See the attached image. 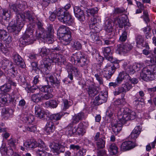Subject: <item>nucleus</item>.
<instances>
[{
    "label": "nucleus",
    "instance_id": "f257e3e1",
    "mask_svg": "<svg viewBox=\"0 0 156 156\" xmlns=\"http://www.w3.org/2000/svg\"><path fill=\"white\" fill-rule=\"evenodd\" d=\"M136 113L128 108H122L118 111V120L114 119L111 122V126L113 132L117 135L121 131L122 125L129 120H133L136 117Z\"/></svg>",
    "mask_w": 156,
    "mask_h": 156
},
{
    "label": "nucleus",
    "instance_id": "f03ea898",
    "mask_svg": "<svg viewBox=\"0 0 156 156\" xmlns=\"http://www.w3.org/2000/svg\"><path fill=\"white\" fill-rule=\"evenodd\" d=\"M116 68L111 63H108L103 69H98V73L95 74V76L100 84H103V80L101 77L102 75L107 79H110L115 72Z\"/></svg>",
    "mask_w": 156,
    "mask_h": 156
},
{
    "label": "nucleus",
    "instance_id": "7ed1b4c3",
    "mask_svg": "<svg viewBox=\"0 0 156 156\" xmlns=\"http://www.w3.org/2000/svg\"><path fill=\"white\" fill-rule=\"evenodd\" d=\"M140 76L145 81L154 80L156 78V67L154 66H148L144 68Z\"/></svg>",
    "mask_w": 156,
    "mask_h": 156
},
{
    "label": "nucleus",
    "instance_id": "20e7f679",
    "mask_svg": "<svg viewBox=\"0 0 156 156\" xmlns=\"http://www.w3.org/2000/svg\"><path fill=\"white\" fill-rule=\"evenodd\" d=\"M48 58H47L46 60L43 64H41V67L43 71H46L50 68V64L52 62L55 64H58L62 61L61 55L54 53H51L48 56Z\"/></svg>",
    "mask_w": 156,
    "mask_h": 156
},
{
    "label": "nucleus",
    "instance_id": "39448f33",
    "mask_svg": "<svg viewBox=\"0 0 156 156\" xmlns=\"http://www.w3.org/2000/svg\"><path fill=\"white\" fill-rule=\"evenodd\" d=\"M56 16L58 20L63 23L70 25L73 23V20L71 15L65 9H59L57 12Z\"/></svg>",
    "mask_w": 156,
    "mask_h": 156
},
{
    "label": "nucleus",
    "instance_id": "423d86ee",
    "mask_svg": "<svg viewBox=\"0 0 156 156\" xmlns=\"http://www.w3.org/2000/svg\"><path fill=\"white\" fill-rule=\"evenodd\" d=\"M54 30L52 26L50 25L47 27L45 31L44 30L42 32L38 31V30L37 31V35L45 40L48 43L51 44L54 41Z\"/></svg>",
    "mask_w": 156,
    "mask_h": 156
},
{
    "label": "nucleus",
    "instance_id": "0eeeda50",
    "mask_svg": "<svg viewBox=\"0 0 156 156\" xmlns=\"http://www.w3.org/2000/svg\"><path fill=\"white\" fill-rule=\"evenodd\" d=\"M25 16L23 14L18 15L16 18V22L12 26L8 27V30L10 32H14L15 30L20 31L23 27Z\"/></svg>",
    "mask_w": 156,
    "mask_h": 156
},
{
    "label": "nucleus",
    "instance_id": "6e6552de",
    "mask_svg": "<svg viewBox=\"0 0 156 156\" xmlns=\"http://www.w3.org/2000/svg\"><path fill=\"white\" fill-rule=\"evenodd\" d=\"M72 58L74 60L75 64L76 63L81 67L85 66L89 62L85 56L80 51L74 54Z\"/></svg>",
    "mask_w": 156,
    "mask_h": 156
},
{
    "label": "nucleus",
    "instance_id": "1a4fd4ad",
    "mask_svg": "<svg viewBox=\"0 0 156 156\" xmlns=\"http://www.w3.org/2000/svg\"><path fill=\"white\" fill-rule=\"evenodd\" d=\"M33 30L27 29L22 37L20 39V43L24 45L30 44L34 42Z\"/></svg>",
    "mask_w": 156,
    "mask_h": 156
},
{
    "label": "nucleus",
    "instance_id": "9d476101",
    "mask_svg": "<svg viewBox=\"0 0 156 156\" xmlns=\"http://www.w3.org/2000/svg\"><path fill=\"white\" fill-rule=\"evenodd\" d=\"M105 138V135H103L101 136V134L99 132L96 133L94 137V140L98 149H103L105 147L106 142Z\"/></svg>",
    "mask_w": 156,
    "mask_h": 156
},
{
    "label": "nucleus",
    "instance_id": "9b49d317",
    "mask_svg": "<svg viewBox=\"0 0 156 156\" xmlns=\"http://www.w3.org/2000/svg\"><path fill=\"white\" fill-rule=\"evenodd\" d=\"M26 4V3L25 2H21L18 4H9V6L10 9L15 12L16 14V18L18 15L23 14V13H20V12L25 9Z\"/></svg>",
    "mask_w": 156,
    "mask_h": 156
},
{
    "label": "nucleus",
    "instance_id": "f8f14e48",
    "mask_svg": "<svg viewBox=\"0 0 156 156\" xmlns=\"http://www.w3.org/2000/svg\"><path fill=\"white\" fill-rule=\"evenodd\" d=\"M102 52L105 57L108 61L107 62V64L108 63H111L115 66V65H118L117 63H115V65L113 63L114 62V60L113 58L112 52L111 51V49L110 47H107L103 48Z\"/></svg>",
    "mask_w": 156,
    "mask_h": 156
},
{
    "label": "nucleus",
    "instance_id": "ddd939ff",
    "mask_svg": "<svg viewBox=\"0 0 156 156\" xmlns=\"http://www.w3.org/2000/svg\"><path fill=\"white\" fill-rule=\"evenodd\" d=\"M108 93L107 91L101 92L95 98L96 101H97L98 105L101 104L105 102L107 100Z\"/></svg>",
    "mask_w": 156,
    "mask_h": 156
},
{
    "label": "nucleus",
    "instance_id": "4468645a",
    "mask_svg": "<svg viewBox=\"0 0 156 156\" xmlns=\"http://www.w3.org/2000/svg\"><path fill=\"white\" fill-rule=\"evenodd\" d=\"M23 146L27 150H31L38 145L37 142L34 140H27L23 143Z\"/></svg>",
    "mask_w": 156,
    "mask_h": 156
},
{
    "label": "nucleus",
    "instance_id": "2eb2a0df",
    "mask_svg": "<svg viewBox=\"0 0 156 156\" xmlns=\"http://www.w3.org/2000/svg\"><path fill=\"white\" fill-rule=\"evenodd\" d=\"M52 151L54 153H56L58 154L61 152H63L65 151L64 146L57 143H54L51 145Z\"/></svg>",
    "mask_w": 156,
    "mask_h": 156
},
{
    "label": "nucleus",
    "instance_id": "dca6fc26",
    "mask_svg": "<svg viewBox=\"0 0 156 156\" xmlns=\"http://www.w3.org/2000/svg\"><path fill=\"white\" fill-rule=\"evenodd\" d=\"M136 145L135 144L130 141H126L122 144L120 147L121 151H126L134 148Z\"/></svg>",
    "mask_w": 156,
    "mask_h": 156
},
{
    "label": "nucleus",
    "instance_id": "f3484780",
    "mask_svg": "<svg viewBox=\"0 0 156 156\" xmlns=\"http://www.w3.org/2000/svg\"><path fill=\"white\" fill-rule=\"evenodd\" d=\"M23 14L25 16V19L27 18L31 23H34L37 20V16L32 12L28 11L25 12Z\"/></svg>",
    "mask_w": 156,
    "mask_h": 156
},
{
    "label": "nucleus",
    "instance_id": "a211bd4d",
    "mask_svg": "<svg viewBox=\"0 0 156 156\" xmlns=\"http://www.w3.org/2000/svg\"><path fill=\"white\" fill-rule=\"evenodd\" d=\"M14 62L20 67L24 68L25 66V63L20 56L18 54H15L13 56Z\"/></svg>",
    "mask_w": 156,
    "mask_h": 156
},
{
    "label": "nucleus",
    "instance_id": "6ab92c4d",
    "mask_svg": "<svg viewBox=\"0 0 156 156\" xmlns=\"http://www.w3.org/2000/svg\"><path fill=\"white\" fill-rule=\"evenodd\" d=\"M74 12L75 16L80 21H83L84 18L83 11L79 7H75L74 8Z\"/></svg>",
    "mask_w": 156,
    "mask_h": 156
},
{
    "label": "nucleus",
    "instance_id": "aec40b11",
    "mask_svg": "<svg viewBox=\"0 0 156 156\" xmlns=\"http://www.w3.org/2000/svg\"><path fill=\"white\" fill-rule=\"evenodd\" d=\"M84 117V113L83 112L75 114L73 116L72 119V124L78 123L80 121L82 120Z\"/></svg>",
    "mask_w": 156,
    "mask_h": 156
},
{
    "label": "nucleus",
    "instance_id": "412c9836",
    "mask_svg": "<svg viewBox=\"0 0 156 156\" xmlns=\"http://www.w3.org/2000/svg\"><path fill=\"white\" fill-rule=\"evenodd\" d=\"M62 41V42L65 45L69 44L71 40V34L70 32L59 37Z\"/></svg>",
    "mask_w": 156,
    "mask_h": 156
},
{
    "label": "nucleus",
    "instance_id": "4be33fe9",
    "mask_svg": "<svg viewBox=\"0 0 156 156\" xmlns=\"http://www.w3.org/2000/svg\"><path fill=\"white\" fill-rule=\"evenodd\" d=\"M35 113L36 116L40 118H43L45 116L44 112L38 105H36L35 107Z\"/></svg>",
    "mask_w": 156,
    "mask_h": 156
},
{
    "label": "nucleus",
    "instance_id": "5701e85b",
    "mask_svg": "<svg viewBox=\"0 0 156 156\" xmlns=\"http://www.w3.org/2000/svg\"><path fill=\"white\" fill-rule=\"evenodd\" d=\"M130 76L126 71L120 72L117 78L116 81L118 83H120L124 79H128Z\"/></svg>",
    "mask_w": 156,
    "mask_h": 156
},
{
    "label": "nucleus",
    "instance_id": "b1692460",
    "mask_svg": "<svg viewBox=\"0 0 156 156\" xmlns=\"http://www.w3.org/2000/svg\"><path fill=\"white\" fill-rule=\"evenodd\" d=\"M141 129L140 126H136L129 136V138L133 139H136L141 132Z\"/></svg>",
    "mask_w": 156,
    "mask_h": 156
},
{
    "label": "nucleus",
    "instance_id": "393cba45",
    "mask_svg": "<svg viewBox=\"0 0 156 156\" xmlns=\"http://www.w3.org/2000/svg\"><path fill=\"white\" fill-rule=\"evenodd\" d=\"M55 129L54 124L52 122L49 121L47 122L45 127V130L47 134H49L53 132Z\"/></svg>",
    "mask_w": 156,
    "mask_h": 156
},
{
    "label": "nucleus",
    "instance_id": "a878e982",
    "mask_svg": "<svg viewBox=\"0 0 156 156\" xmlns=\"http://www.w3.org/2000/svg\"><path fill=\"white\" fill-rule=\"evenodd\" d=\"M67 129L66 133L68 136H72L76 132V128L73 126L72 124L69 125L67 127Z\"/></svg>",
    "mask_w": 156,
    "mask_h": 156
},
{
    "label": "nucleus",
    "instance_id": "bb28decb",
    "mask_svg": "<svg viewBox=\"0 0 156 156\" xmlns=\"http://www.w3.org/2000/svg\"><path fill=\"white\" fill-rule=\"evenodd\" d=\"M10 100V96L9 94H0V102L2 104H5L8 101Z\"/></svg>",
    "mask_w": 156,
    "mask_h": 156
},
{
    "label": "nucleus",
    "instance_id": "cd10ccee",
    "mask_svg": "<svg viewBox=\"0 0 156 156\" xmlns=\"http://www.w3.org/2000/svg\"><path fill=\"white\" fill-rule=\"evenodd\" d=\"M31 99L34 102H38L42 100V94L39 92L34 94L32 95Z\"/></svg>",
    "mask_w": 156,
    "mask_h": 156
},
{
    "label": "nucleus",
    "instance_id": "c85d7f7f",
    "mask_svg": "<svg viewBox=\"0 0 156 156\" xmlns=\"http://www.w3.org/2000/svg\"><path fill=\"white\" fill-rule=\"evenodd\" d=\"M68 32H70L68 28L64 25L61 26L58 30V32L59 34V37L68 33Z\"/></svg>",
    "mask_w": 156,
    "mask_h": 156
},
{
    "label": "nucleus",
    "instance_id": "c756f323",
    "mask_svg": "<svg viewBox=\"0 0 156 156\" xmlns=\"http://www.w3.org/2000/svg\"><path fill=\"white\" fill-rule=\"evenodd\" d=\"M2 115L3 118H8L13 113V111L12 109L6 108H3L2 111Z\"/></svg>",
    "mask_w": 156,
    "mask_h": 156
},
{
    "label": "nucleus",
    "instance_id": "7c9ffc66",
    "mask_svg": "<svg viewBox=\"0 0 156 156\" xmlns=\"http://www.w3.org/2000/svg\"><path fill=\"white\" fill-rule=\"evenodd\" d=\"M34 116L32 115H29L28 116L25 115L22 118L21 120L24 122L30 124L34 120Z\"/></svg>",
    "mask_w": 156,
    "mask_h": 156
},
{
    "label": "nucleus",
    "instance_id": "2f4dec72",
    "mask_svg": "<svg viewBox=\"0 0 156 156\" xmlns=\"http://www.w3.org/2000/svg\"><path fill=\"white\" fill-rule=\"evenodd\" d=\"M108 150L112 155L116 154L118 151V148L114 143L111 144L109 147Z\"/></svg>",
    "mask_w": 156,
    "mask_h": 156
},
{
    "label": "nucleus",
    "instance_id": "473e14b6",
    "mask_svg": "<svg viewBox=\"0 0 156 156\" xmlns=\"http://www.w3.org/2000/svg\"><path fill=\"white\" fill-rule=\"evenodd\" d=\"M112 22L109 20L106 21L105 23L104 28L106 31L108 33L112 32L113 30Z\"/></svg>",
    "mask_w": 156,
    "mask_h": 156
},
{
    "label": "nucleus",
    "instance_id": "72a5a7b5",
    "mask_svg": "<svg viewBox=\"0 0 156 156\" xmlns=\"http://www.w3.org/2000/svg\"><path fill=\"white\" fill-rule=\"evenodd\" d=\"M58 103L56 100H51L47 101L45 103L46 107H50L52 108H55L58 105Z\"/></svg>",
    "mask_w": 156,
    "mask_h": 156
},
{
    "label": "nucleus",
    "instance_id": "f704fd0d",
    "mask_svg": "<svg viewBox=\"0 0 156 156\" xmlns=\"http://www.w3.org/2000/svg\"><path fill=\"white\" fill-rule=\"evenodd\" d=\"M136 43L138 47H144V38L142 36L140 35H138L136 36Z\"/></svg>",
    "mask_w": 156,
    "mask_h": 156
},
{
    "label": "nucleus",
    "instance_id": "c9c22d12",
    "mask_svg": "<svg viewBox=\"0 0 156 156\" xmlns=\"http://www.w3.org/2000/svg\"><path fill=\"white\" fill-rule=\"evenodd\" d=\"M48 78L54 87H56L57 88L59 87V82L57 78H54L53 76H50Z\"/></svg>",
    "mask_w": 156,
    "mask_h": 156
},
{
    "label": "nucleus",
    "instance_id": "e433bc0d",
    "mask_svg": "<svg viewBox=\"0 0 156 156\" xmlns=\"http://www.w3.org/2000/svg\"><path fill=\"white\" fill-rule=\"evenodd\" d=\"M12 65V62L9 60L4 59L2 61L0 62V65L3 69H5L8 66L11 67Z\"/></svg>",
    "mask_w": 156,
    "mask_h": 156
},
{
    "label": "nucleus",
    "instance_id": "4c0bfd02",
    "mask_svg": "<svg viewBox=\"0 0 156 156\" xmlns=\"http://www.w3.org/2000/svg\"><path fill=\"white\" fill-rule=\"evenodd\" d=\"M10 48L8 44H3L0 42V50L3 53L6 54L10 51Z\"/></svg>",
    "mask_w": 156,
    "mask_h": 156
},
{
    "label": "nucleus",
    "instance_id": "58836bf2",
    "mask_svg": "<svg viewBox=\"0 0 156 156\" xmlns=\"http://www.w3.org/2000/svg\"><path fill=\"white\" fill-rule=\"evenodd\" d=\"M88 92L89 95L91 97L94 96L98 93V91L96 90L94 86H91L89 87Z\"/></svg>",
    "mask_w": 156,
    "mask_h": 156
},
{
    "label": "nucleus",
    "instance_id": "ea45409f",
    "mask_svg": "<svg viewBox=\"0 0 156 156\" xmlns=\"http://www.w3.org/2000/svg\"><path fill=\"white\" fill-rule=\"evenodd\" d=\"M39 90L45 93H51L53 90L52 87L49 85L42 86L40 88Z\"/></svg>",
    "mask_w": 156,
    "mask_h": 156
},
{
    "label": "nucleus",
    "instance_id": "a19ab883",
    "mask_svg": "<svg viewBox=\"0 0 156 156\" xmlns=\"http://www.w3.org/2000/svg\"><path fill=\"white\" fill-rule=\"evenodd\" d=\"M125 71L128 74L132 75L133 74L135 73V70L133 69V65H127L125 68Z\"/></svg>",
    "mask_w": 156,
    "mask_h": 156
},
{
    "label": "nucleus",
    "instance_id": "79ce46f5",
    "mask_svg": "<svg viewBox=\"0 0 156 156\" xmlns=\"http://www.w3.org/2000/svg\"><path fill=\"white\" fill-rule=\"evenodd\" d=\"M67 70H69L73 74L75 75H76L78 74H79V72L77 68L73 67L71 65L68 66L67 67Z\"/></svg>",
    "mask_w": 156,
    "mask_h": 156
},
{
    "label": "nucleus",
    "instance_id": "37998d69",
    "mask_svg": "<svg viewBox=\"0 0 156 156\" xmlns=\"http://www.w3.org/2000/svg\"><path fill=\"white\" fill-rule=\"evenodd\" d=\"M72 48L75 50H80L82 48V45L78 41H75L71 43Z\"/></svg>",
    "mask_w": 156,
    "mask_h": 156
},
{
    "label": "nucleus",
    "instance_id": "c03bdc74",
    "mask_svg": "<svg viewBox=\"0 0 156 156\" xmlns=\"http://www.w3.org/2000/svg\"><path fill=\"white\" fill-rule=\"evenodd\" d=\"M51 49L46 48L45 47L41 48L39 51L40 55L42 57H44L47 55Z\"/></svg>",
    "mask_w": 156,
    "mask_h": 156
},
{
    "label": "nucleus",
    "instance_id": "a18cd8bd",
    "mask_svg": "<svg viewBox=\"0 0 156 156\" xmlns=\"http://www.w3.org/2000/svg\"><path fill=\"white\" fill-rule=\"evenodd\" d=\"M79 135H83L85 133V130L83 127L82 123H80L76 128V131Z\"/></svg>",
    "mask_w": 156,
    "mask_h": 156
},
{
    "label": "nucleus",
    "instance_id": "49530a36",
    "mask_svg": "<svg viewBox=\"0 0 156 156\" xmlns=\"http://www.w3.org/2000/svg\"><path fill=\"white\" fill-rule=\"evenodd\" d=\"M64 114L63 113H59L52 114L50 116V118L53 120H58L60 119L64 115Z\"/></svg>",
    "mask_w": 156,
    "mask_h": 156
},
{
    "label": "nucleus",
    "instance_id": "de8ad7c7",
    "mask_svg": "<svg viewBox=\"0 0 156 156\" xmlns=\"http://www.w3.org/2000/svg\"><path fill=\"white\" fill-rule=\"evenodd\" d=\"M125 97L124 94L122 95L121 99H118L115 100V104L116 105H124L126 103V101L125 98H124Z\"/></svg>",
    "mask_w": 156,
    "mask_h": 156
},
{
    "label": "nucleus",
    "instance_id": "09e8293b",
    "mask_svg": "<svg viewBox=\"0 0 156 156\" xmlns=\"http://www.w3.org/2000/svg\"><path fill=\"white\" fill-rule=\"evenodd\" d=\"M91 41L96 43H99L100 42L98 36L96 33H92L91 34Z\"/></svg>",
    "mask_w": 156,
    "mask_h": 156
},
{
    "label": "nucleus",
    "instance_id": "8fccbe9b",
    "mask_svg": "<svg viewBox=\"0 0 156 156\" xmlns=\"http://www.w3.org/2000/svg\"><path fill=\"white\" fill-rule=\"evenodd\" d=\"M98 9L97 7H95L88 9L87 10L86 12L87 13V16H89V13H90L91 15L93 16L98 13Z\"/></svg>",
    "mask_w": 156,
    "mask_h": 156
},
{
    "label": "nucleus",
    "instance_id": "3c124183",
    "mask_svg": "<svg viewBox=\"0 0 156 156\" xmlns=\"http://www.w3.org/2000/svg\"><path fill=\"white\" fill-rule=\"evenodd\" d=\"M99 21V19L98 17L93 16L91 19V21L89 23V26H95V25H97V23Z\"/></svg>",
    "mask_w": 156,
    "mask_h": 156
},
{
    "label": "nucleus",
    "instance_id": "603ef678",
    "mask_svg": "<svg viewBox=\"0 0 156 156\" xmlns=\"http://www.w3.org/2000/svg\"><path fill=\"white\" fill-rule=\"evenodd\" d=\"M125 49L124 46V44H118L117 45V50L118 51L119 54H126V51H124Z\"/></svg>",
    "mask_w": 156,
    "mask_h": 156
},
{
    "label": "nucleus",
    "instance_id": "864d4df0",
    "mask_svg": "<svg viewBox=\"0 0 156 156\" xmlns=\"http://www.w3.org/2000/svg\"><path fill=\"white\" fill-rule=\"evenodd\" d=\"M11 89V86L9 84L4 85L0 88L1 90L4 93L9 91Z\"/></svg>",
    "mask_w": 156,
    "mask_h": 156
},
{
    "label": "nucleus",
    "instance_id": "5fc2aeb1",
    "mask_svg": "<svg viewBox=\"0 0 156 156\" xmlns=\"http://www.w3.org/2000/svg\"><path fill=\"white\" fill-rule=\"evenodd\" d=\"M3 18L5 20H8L11 16L10 12H9L6 9L2 10Z\"/></svg>",
    "mask_w": 156,
    "mask_h": 156
},
{
    "label": "nucleus",
    "instance_id": "6e6d98bb",
    "mask_svg": "<svg viewBox=\"0 0 156 156\" xmlns=\"http://www.w3.org/2000/svg\"><path fill=\"white\" fill-rule=\"evenodd\" d=\"M35 23H37L38 29L36 31V33L37 34V31L38 30V31L40 32H42L44 30V28H43V24L40 21L38 20V19L36 20V22Z\"/></svg>",
    "mask_w": 156,
    "mask_h": 156
},
{
    "label": "nucleus",
    "instance_id": "4d7b16f0",
    "mask_svg": "<svg viewBox=\"0 0 156 156\" xmlns=\"http://www.w3.org/2000/svg\"><path fill=\"white\" fill-rule=\"evenodd\" d=\"M114 113V111L113 108L111 107H109L107 110L106 114L107 116L111 118L112 116Z\"/></svg>",
    "mask_w": 156,
    "mask_h": 156
},
{
    "label": "nucleus",
    "instance_id": "13d9d810",
    "mask_svg": "<svg viewBox=\"0 0 156 156\" xmlns=\"http://www.w3.org/2000/svg\"><path fill=\"white\" fill-rule=\"evenodd\" d=\"M122 85L123 88L125 89L126 92L129 91L132 87V85L127 82L123 83Z\"/></svg>",
    "mask_w": 156,
    "mask_h": 156
},
{
    "label": "nucleus",
    "instance_id": "bf43d9fd",
    "mask_svg": "<svg viewBox=\"0 0 156 156\" xmlns=\"http://www.w3.org/2000/svg\"><path fill=\"white\" fill-rule=\"evenodd\" d=\"M90 29L94 30V31H92L93 32H95L96 33L99 32L101 30V27L98 26V25H95V26H90Z\"/></svg>",
    "mask_w": 156,
    "mask_h": 156
},
{
    "label": "nucleus",
    "instance_id": "052dcab7",
    "mask_svg": "<svg viewBox=\"0 0 156 156\" xmlns=\"http://www.w3.org/2000/svg\"><path fill=\"white\" fill-rule=\"evenodd\" d=\"M124 46L125 49L124 51H126V53L129 51L133 48L130 44L128 43L124 44Z\"/></svg>",
    "mask_w": 156,
    "mask_h": 156
},
{
    "label": "nucleus",
    "instance_id": "680f3d73",
    "mask_svg": "<svg viewBox=\"0 0 156 156\" xmlns=\"http://www.w3.org/2000/svg\"><path fill=\"white\" fill-rule=\"evenodd\" d=\"M125 11L123 8H116L115 9L114 12L115 14H120L123 13Z\"/></svg>",
    "mask_w": 156,
    "mask_h": 156
},
{
    "label": "nucleus",
    "instance_id": "e2e57ef3",
    "mask_svg": "<svg viewBox=\"0 0 156 156\" xmlns=\"http://www.w3.org/2000/svg\"><path fill=\"white\" fill-rule=\"evenodd\" d=\"M53 97V95L51 93H47V94L43 95L42 94V100L49 99Z\"/></svg>",
    "mask_w": 156,
    "mask_h": 156
},
{
    "label": "nucleus",
    "instance_id": "0e129e2a",
    "mask_svg": "<svg viewBox=\"0 0 156 156\" xmlns=\"http://www.w3.org/2000/svg\"><path fill=\"white\" fill-rule=\"evenodd\" d=\"M63 103L64 105V107H63V110H65L68 109L69 107L70 106L69 103L70 102H68L67 99H63Z\"/></svg>",
    "mask_w": 156,
    "mask_h": 156
},
{
    "label": "nucleus",
    "instance_id": "69168bd1",
    "mask_svg": "<svg viewBox=\"0 0 156 156\" xmlns=\"http://www.w3.org/2000/svg\"><path fill=\"white\" fill-rule=\"evenodd\" d=\"M140 98L137 97H135L133 99V105L135 107H137L138 105H139L140 103Z\"/></svg>",
    "mask_w": 156,
    "mask_h": 156
},
{
    "label": "nucleus",
    "instance_id": "338daca9",
    "mask_svg": "<svg viewBox=\"0 0 156 156\" xmlns=\"http://www.w3.org/2000/svg\"><path fill=\"white\" fill-rule=\"evenodd\" d=\"M8 36L7 33L4 30H0V38L2 40L4 39L6 36Z\"/></svg>",
    "mask_w": 156,
    "mask_h": 156
},
{
    "label": "nucleus",
    "instance_id": "774afa93",
    "mask_svg": "<svg viewBox=\"0 0 156 156\" xmlns=\"http://www.w3.org/2000/svg\"><path fill=\"white\" fill-rule=\"evenodd\" d=\"M87 150L86 149H82L79 150L76 154V156H84L86 153Z\"/></svg>",
    "mask_w": 156,
    "mask_h": 156
}]
</instances>
